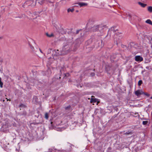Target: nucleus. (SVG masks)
<instances>
[{
    "label": "nucleus",
    "mask_w": 152,
    "mask_h": 152,
    "mask_svg": "<svg viewBox=\"0 0 152 152\" xmlns=\"http://www.w3.org/2000/svg\"><path fill=\"white\" fill-rule=\"evenodd\" d=\"M136 17H137V16L136 15H134L133 16V18H135Z\"/></svg>",
    "instance_id": "nucleus-27"
},
{
    "label": "nucleus",
    "mask_w": 152,
    "mask_h": 152,
    "mask_svg": "<svg viewBox=\"0 0 152 152\" xmlns=\"http://www.w3.org/2000/svg\"><path fill=\"white\" fill-rule=\"evenodd\" d=\"M138 4L140 5V6L142 7H145L147 5V4H143V3H141L140 2H138Z\"/></svg>",
    "instance_id": "nucleus-10"
},
{
    "label": "nucleus",
    "mask_w": 152,
    "mask_h": 152,
    "mask_svg": "<svg viewBox=\"0 0 152 152\" xmlns=\"http://www.w3.org/2000/svg\"><path fill=\"white\" fill-rule=\"evenodd\" d=\"M38 1H39V0H37Z\"/></svg>",
    "instance_id": "nucleus-39"
},
{
    "label": "nucleus",
    "mask_w": 152,
    "mask_h": 152,
    "mask_svg": "<svg viewBox=\"0 0 152 152\" xmlns=\"http://www.w3.org/2000/svg\"><path fill=\"white\" fill-rule=\"evenodd\" d=\"M1 38V37H0V39Z\"/></svg>",
    "instance_id": "nucleus-38"
},
{
    "label": "nucleus",
    "mask_w": 152,
    "mask_h": 152,
    "mask_svg": "<svg viewBox=\"0 0 152 152\" xmlns=\"http://www.w3.org/2000/svg\"><path fill=\"white\" fill-rule=\"evenodd\" d=\"M34 2V1L33 0H31L30 1H26L25 2V4H28L31 3V6H34L36 5V2Z\"/></svg>",
    "instance_id": "nucleus-6"
},
{
    "label": "nucleus",
    "mask_w": 152,
    "mask_h": 152,
    "mask_svg": "<svg viewBox=\"0 0 152 152\" xmlns=\"http://www.w3.org/2000/svg\"><path fill=\"white\" fill-rule=\"evenodd\" d=\"M3 83L1 81V78L0 77V86L1 88L3 87Z\"/></svg>",
    "instance_id": "nucleus-18"
},
{
    "label": "nucleus",
    "mask_w": 152,
    "mask_h": 152,
    "mask_svg": "<svg viewBox=\"0 0 152 152\" xmlns=\"http://www.w3.org/2000/svg\"><path fill=\"white\" fill-rule=\"evenodd\" d=\"M70 50V48H69V46L67 45L64 46L62 49V54H64L67 53L69 52Z\"/></svg>",
    "instance_id": "nucleus-2"
},
{
    "label": "nucleus",
    "mask_w": 152,
    "mask_h": 152,
    "mask_svg": "<svg viewBox=\"0 0 152 152\" xmlns=\"http://www.w3.org/2000/svg\"><path fill=\"white\" fill-rule=\"evenodd\" d=\"M91 101L92 102H96V101L95 100H94V99H91Z\"/></svg>",
    "instance_id": "nucleus-25"
},
{
    "label": "nucleus",
    "mask_w": 152,
    "mask_h": 152,
    "mask_svg": "<svg viewBox=\"0 0 152 152\" xmlns=\"http://www.w3.org/2000/svg\"><path fill=\"white\" fill-rule=\"evenodd\" d=\"M78 12V10H77L76 11V12Z\"/></svg>",
    "instance_id": "nucleus-33"
},
{
    "label": "nucleus",
    "mask_w": 152,
    "mask_h": 152,
    "mask_svg": "<svg viewBox=\"0 0 152 152\" xmlns=\"http://www.w3.org/2000/svg\"><path fill=\"white\" fill-rule=\"evenodd\" d=\"M150 98L152 99V96Z\"/></svg>",
    "instance_id": "nucleus-34"
},
{
    "label": "nucleus",
    "mask_w": 152,
    "mask_h": 152,
    "mask_svg": "<svg viewBox=\"0 0 152 152\" xmlns=\"http://www.w3.org/2000/svg\"><path fill=\"white\" fill-rule=\"evenodd\" d=\"M143 94H144L146 96H149V94L148 93H145L144 92V93H143Z\"/></svg>",
    "instance_id": "nucleus-24"
},
{
    "label": "nucleus",
    "mask_w": 152,
    "mask_h": 152,
    "mask_svg": "<svg viewBox=\"0 0 152 152\" xmlns=\"http://www.w3.org/2000/svg\"><path fill=\"white\" fill-rule=\"evenodd\" d=\"M148 11L150 13L152 12V6H149L148 8Z\"/></svg>",
    "instance_id": "nucleus-12"
},
{
    "label": "nucleus",
    "mask_w": 152,
    "mask_h": 152,
    "mask_svg": "<svg viewBox=\"0 0 152 152\" xmlns=\"http://www.w3.org/2000/svg\"><path fill=\"white\" fill-rule=\"evenodd\" d=\"M56 5H58V4L57 3V4H56Z\"/></svg>",
    "instance_id": "nucleus-36"
},
{
    "label": "nucleus",
    "mask_w": 152,
    "mask_h": 152,
    "mask_svg": "<svg viewBox=\"0 0 152 152\" xmlns=\"http://www.w3.org/2000/svg\"><path fill=\"white\" fill-rule=\"evenodd\" d=\"M39 50H40V52H41V53H43V52L41 50V49H39Z\"/></svg>",
    "instance_id": "nucleus-29"
},
{
    "label": "nucleus",
    "mask_w": 152,
    "mask_h": 152,
    "mask_svg": "<svg viewBox=\"0 0 152 152\" xmlns=\"http://www.w3.org/2000/svg\"><path fill=\"white\" fill-rule=\"evenodd\" d=\"M60 78H61V77H59V78L60 79Z\"/></svg>",
    "instance_id": "nucleus-37"
},
{
    "label": "nucleus",
    "mask_w": 152,
    "mask_h": 152,
    "mask_svg": "<svg viewBox=\"0 0 152 152\" xmlns=\"http://www.w3.org/2000/svg\"><path fill=\"white\" fill-rule=\"evenodd\" d=\"M76 4H78L80 7L86 6L88 5L87 3L83 2H79Z\"/></svg>",
    "instance_id": "nucleus-7"
},
{
    "label": "nucleus",
    "mask_w": 152,
    "mask_h": 152,
    "mask_svg": "<svg viewBox=\"0 0 152 152\" xmlns=\"http://www.w3.org/2000/svg\"><path fill=\"white\" fill-rule=\"evenodd\" d=\"M143 93L144 92L141 90H138L135 91V94L137 96H139L141 94H143Z\"/></svg>",
    "instance_id": "nucleus-3"
},
{
    "label": "nucleus",
    "mask_w": 152,
    "mask_h": 152,
    "mask_svg": "<svg viewBox=\"0 0 152 152\" xmlns=\"http://www.w3.org/2000/svg\"><path fill=\"white\" fill-rule=\"evenodd\" d=\"M94 75V73H91V76H93Z\"/></svg>",
    "instance_id": "nucleus-28"
},
{
    "label": "nucleus",
    "mask_w": 152,
    "mask_h": 152,
    "mask_svg": "<svg viewBox=\"0 0 152 152\" xmlns=\"http://www.w3.org/2000/svg\"><path fill=\"white\" fill-rule=\"evenodd\" d=\"M142 83V81L141 80H139L138 83V86H140L141 84Z\"/></svg>",
    "instance_id": "nucleus-17"
},
{
    "label": "nucleus",
    "mask_w": 152,
    "mask_h": 152,
    "mask_svg": "<svg viewBox=\"0 0 152 152\" xmlns=\"http://www.w3.org/2000/svg\"><path fill=\"white\" fill-rule=\"evenodd\" d=\"M104 27V26H103L102 25L94 26L93 27L92 30L93 31H101L102 30Z\"/></svg>",
    "instance_id": "nucleus-1"
},
{
    "label": "nucleus",
    "mask_w": 152,
    "mask_h": 152,
    "mask_svg": "<svg viewBox=\"0 0 152 152\" xmlns=\"http://www.w3.org/2000/svg\"><path fill=\"white\" fill-rule=\"evenodd\" d=\"M148 123V121H143L142 122V124L143 125H145L147 124Z\"/></svg>",
    "instance_id": "nucleus-21"
},
{
    "label": "nucleus",
    "mask_w": 152,
    "mask_h": 152,
    "mask_svg": "<svg viewBox=\"0 0 152 152\" xmlns=\"http://www.w3.org/2000/svg\"><path fill=\"white\" fill-rule=\"evenodd\" d=\"M151 46H152V38L151 39Z\"/></svg>",
    "instance_id": "nucleus-31"
},
{
    "label": "nucleus",
    "mask_w": 152,
    "mask_h": 152,
    "mask_svg": "<svg viewBox=\"0 0 152 152\" xmlns=\"http://www.w3.org/2000/svg\"><path fill=\"white\" fill-rule=\"evenodd\" d=\"M70 105H69V106H67V107H66L65 108V109L66 110H68V109H69L70 108Z\"/></svg>",
    "instance_id": "nucleus-23"
},
{
    "label": "nucleus",
    "mask_w": 152,
    "mask_h": 152,
    "mask_svg": "<svg viewBox=\"0 0 152 152\" xmlns=\"http://www.w3.org/2000/svg\"><path fill=\"white\" fill-rule=\"evenodd\" d=\"M145 23L152 25V22L150 19H148L145 21Z\"/></svg>",
    "instance_id": "nucleus-11"
},
{
    "label": "nucleus",
    "mask_w": 152,
    "mask_h": 152,
    "mask_svg": "<svg viewBox=\"0 0 152 152\" xmlns=\"http://www.w3.org/2000/svg\"><path fill=\"white\" fill-rule=\"evenodd\" d=\"M45 118L48 119V113H46L45 114Z\"/></svg>",
    "instance_id": "nucleus-20"
},
{
    "label": "nucleus",
    "mask_w": 152,
    "mask_h": 152,
    "mask_svg": "<svg viewBox=\"0 0 152 152\" xmlns=\"http://www.w3.org/2000/svg\"><path fill=\"white\" fill-rule=\"evenodd\" d=\"M46 36L49 37H51L53 36V33H51L50 34H49L48 33H46Z\"/></svg>",
    "instance_id": "nucleus-14"
},
{
    "label": "nucleus",
    "mask_w": 152,
    "mask_h": 152,
    "mask_svg": "<svg viewBox=\"0 0 152 152\" xmlns=\"http://www.w3.org/2000/svg\"><path fill=\"white\" fill-rule=\"evenodd\" d=\"M74 10V8H72V9L70 8H69L67 9V12H73V11Z\"/></svg>",
    "instance_id": "nucleus-15"
},
{
    "label": "nucleus",
    "mask_w": 152,
    "mask_h": 152,
    "mask_svg": "<svg viewBox=\"0 0 152 152\" xmlns=\"http://www.w3.org/2000/svg\"><path fill=\"white\" fill-rule=\"evenodd\" d=\"M135 60L137 61H141L143 60V58L140 56H135Z\"/></svg>",
    "instance_id": "nucleus-5"
},
{
    "label": "nucleus",
    "mask_w": 152,
    "mask_h": 152,
    "mask_svg": "<svg viewBox=\"0 0 152 152\" xmlns=\"http://www.w3.org/2000/svg\"><path fill=\"white\" fill-rule=\"evenodd\" d=\"M132 134V132L129 131H128L125 132H124V134Z\"/></svg>",
    "instance_id": "nucleus-16"
},
{
    "label": "nucleus",
    "mask_w": 152,
    "mask_h": 152,
    "mask_svg": "<svg viewBox=\"0 0 152 152\" xmlns=\"http://www.w3.org/2000/svg\"><path fill=\"white\" fill-rule=\"evenodd\" d=\"M52 24L53 25V26L55 28L56 31L59 28V27L60 26V25L58 23L56 22V23H54V22L52 21Z\"/></svg>",
    "instance_id": "nucleus-4"
},
{
    "label": "nucleus",
    "mask_w": 152,
    "mask_h": 152,
    "mask_svg": "<svg viewBox=\"0 0 152 152\" xmlns=\"http://www.w3.org/2000/svg\"><path fill=\"white\" fill-rule=\"evenodd\" d=\"M58 50H54L53 51V54H54V56H58L59 55L58 53Z\"/></svg>",
    "instance_id": "nucleus-8"
},
{
    "label": "nucleus",
    "mask_w": 152,
    "mask_h": 152,
    "mask_svg": "<svg viewBox=\"0 0 152 152\" xmlns=\"http://www.w3.org/2000/svg\"><path fill=\"white\" fill-rule=\"evenodd\" d=\"M0 71H1V70L0 69Z\"/></svg>",
    "instance_id": "nucleus-40"
},
{
    "label": "nucleus",
    "mask_w": 152,
    "mask_h": 152,
    "mask_svg": "<svg viewBox=\"0 0 152 152\" xmlns=\"http://www.w3.org/2000/svg\"><path fill=\"white\" fill-rule=\"evenodd\" d=\"M115 27H112L110 29H109V30L110 31H112L113 33H114L115 32Z\"/></svg>",
    "instance_id": "nucleus-13"
},
{
    "label": "nucleus",
    "mask_w": 152,
    "mask_h": 152,
    "mask_svg": "<svg viewBox=\"0 0 152 152\" xmlns=\"http://www.w3.org/2000/svg\"><path fill=\"white\" fill-rule=\"evenodd\" d=\"M50 51V50H48V51Z\"/></svg>",
    "instance_id": "nucleus-35"
},
{
    "label": "nucleus",
    "mask_w": 152,
    "mask_h": 152,
    "mask_svg": "<svg viewBox=\"0 0 152 152\" xmlns=\"http://www.w3.org/2000/svg\"><path fill=\"white\" fill-rule=\"evenodd\" d=\"M63 30V29L61 28V26H60L59 28H58L56 31L61 34H63V33L62 32V31Z\"/></svg>",
    "instance_id": "nucleus-9"
},
{
    "label": "nucleus",
    "mask_w": 152,
    "mask_h": 152,
    "mask_svg": "<svg viewBox=\"0 0 152 152\" xmlns=\"http://www.w3.org/2000/svg\"><path fill=\"white\" fill-rule=\"evenodd\" d=\"M23 106H24V105L23 104H21V105H20V107H23Z\"/></svg>",
    "instance_id": "nucleus-26"
},
{
    "label": "nucleus",
    "mask_w": 152,
    "mask_h": 152,
    "mask_svg": "<svg viewBox=\"0 0 152 152\" xmlns=\"http://www.w3.org/2000/svg\"><path fill=\"white\" fill-rule=\"evenodd\" d=\"M48 2H49L50 3H52V2H51V1H48Z\"/></svg>",
    "instance_id": "nucleus-32"
},
{
    "label": "nucleus",
    "mask_w": 152,
    "mask_h": 152,
    "mask_svg": "<svg viewBox=\"0 0 152 152\" xmlns=\"http://www.w3.org/2000/svg\"><path fill=\"white\" fill-rule=\"evenodd\" d=\"M30 48H31V49L33 51L34 50V48L33 46L30 45Z\"/></svg>",
    "instance_id": "nucleus-22"
},
{
    "label": "nucleus",
    "mask_w": 152,
    "mask_h": 152,
    "mask_svg": "<svg viewBox=\"0 0 152 152\" xmlns=\"http://www.w3.org/2000/svg\"><path fill=\"white\" fill-rule=\"evenodd\" d=\"M44 0H40L38 1V2L39 3L40 5L42 4L44 2Z\"/></svg>",
    "instance_id": "nucleus-19"
},
{
    "label": "nucleus",
    "mask_w": 152,
    "mask_h": 152,
    "mask_svg": "<svg viewBox=\"0 0 152 152\" xmlns=\"http://www.w3.org/2000/svg\"><path fill=\"white\" fill-rule=\"evenodd\" d=\"M79 30H77L76 31V34H77L79 33Z\"/></svg>",
    "instance_id": "nucleus-30"
}]
</instances>
